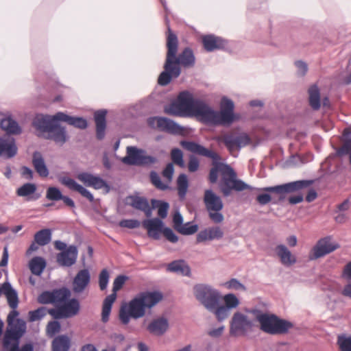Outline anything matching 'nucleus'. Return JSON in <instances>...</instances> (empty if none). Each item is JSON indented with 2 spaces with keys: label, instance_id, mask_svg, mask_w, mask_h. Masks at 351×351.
Here are the masks:
<instances>
[{
  "label": "nucleus",
  "instance_id": "1",
  "mask_svg": "<svg viewBox=\"0 0 351 351\" xmlns=\"http://www.w3.org/2000/svg\"><path fill=\"white\" fill-rule=\"evenodd\" d=\"M165 24L167 29V52L164 71L160 74L158 79V83L162 86L168 85L173 78L179 77L181 73L180 65L184 67L193 66L195 60L193 51L189 47H186L177 56L178 47V36L172 31L167 17L165 19Z\"/></svg>",
  "mask_w": 351,
  "mask_h": 351
},
{
  "label": "nucleus",
  "instance_id": "2",
  "mask_svg": "<svg viewBox=\"0 0 351 351\" xmlns=\"http://www.w3.org/2000/svg\"><path fill=\"white\" fill-rule=\"evenodd\" d=\"M163 295L158 291H145L137 293L128 303H124L119 310L121 322L127 325L130 319H138L146 314V309H151L162 300Z\"/></svg>",
  "mask_w": 351,
  "mask_h": 351
},
{
  "label": "nucleus",
  "instance_id": "3",
  "mask_svg": "<svg viewBox=\"0 0 351 351\" xmlns=\"http://www.w3.org/2000/svg\"><path fill=\"white\" fill-rule=\"evenodd\" d=\"M234 101L226 96H223L219 102V110H215L204 101L199 99V117L201 121L212 125L229 127L240 119V115L234 112Z\"/></svg>",
  "mask_w": 351,
  "mask_h": 351
},
{
  "label": "nucleus",
  "instance_id": "4",
  "mask_svg": "<svg viewBox=\"0 0 351 351\" xmlns=\"http://www.w3.org/2000/svg\"><path fill=\"white\" fill-rule=\"evenodd\" d=\"M219 174L221 179L219 182V189L225 197L230 196L232 191L240 192L251 189L250 185L237 178L235 171L229 165L221 162H213L208 176L209 182L217 183Z\"/></svg>",
  "mask_w": 351,
  "mask_h": 351
},
{
  "label": "nucleus",
  "instance_id": "5",
  "mask_svg": "<svg viewBox=\"0 0 351 351\" xmlns=\"http://www.w3.org/2000/svg\"><path fill=\"white\" fill-rule=\"evenodd\" d=\"M59 116L60 112L54 115L38 113L33 118L32 125L40 134L45 135L46 139L62 146L70 136L66 128L60 124Z\"/></svg>",
  "mask_w": 351,
  "mask_h": 351
},
{
  "label": "nucleus",
  "instance_id": "6",
  "mask_svg": "<svg viewBox=\"0 0 351 351\" xmlns=\"http://www.w3.org/2000/svg\"><path fill=\"white\" fill-rule=\"evenodd\" d=\"M256 320L260 324V329L264 332L271 335H285L293 328V324L287 319L280 318L272 313H263L258 309L252 311Z\"/></svg>",
  "mask_w": 351,
  "mask_h": 351
},
{
  "label": "nucleus",
  "instance_id": "7",
  "mask_svg": "<svg viewBox=\"0 0 351 351\" xmlns=\"http://www.w3.org/2000/svg\"><path fill=\"white\" fill-rule=\"evenodd\" d=\"M313 182L311 180H301L285 183L274 186H267L260 190L267 193L259 194L256 197V201L261 205H266L271 201V197L268 193H276L279 195L278 201H274L273 204H278L285 198L286 193L299 192L300 190L309 187Z\"/></svg>",
  "mask_w": 351,
  "mask_h": 351
},
{
  "label": "nucleus",
  "instance_id": "8",
  "mask_svg": "<svg viewBox=\"0 0 351 351\" xmlns=\"http://www.w3.org/2000/svg\"><path fill=\"white\" fill-rule=\"evenodd\" d=\"M165 112L170 115L179 117H197V99L188 90L180 92L168 107L165 108Z\"/></svg>",
  "mask_w": 351,
  "mask_h": 351
},
{
  "label": "nucleus",
  "instance_id": "9",
  "mask_svg": "<svg viewBox=\"0 0 351 351\" xmlns=\"http://www.w3.org/2000/svg\"><path fill=\"white\" fill-rule=\"evenodd\" d=\"M142 225L147 230L148 237L154 240H159L160 239V234L162 233L171 243H176L178 241V235L171 228L165 226L163 221L158 217L144 219Z\"/></svg>",
  "mask_w": 351,
  "mask_h": 351
},
{
  "label": "nucleus",
  "instance_id": "10",
  "mask_svg": "<svg viewBox=\"0 0 351 351\" xmlns=\"http://www.w3.org/2000/svg\"><path fill=\"white\" fill-rule=\"evenodd\" d=\"M204 203L208 219L215 224H219L224 220L221 213L223 203L221 198L212 189H206L204 195Z\"/></svg>",
  "mask_w": 351,
  "mask_h": 351
},
{
  "label": "nucleus",
  "instance_id": "11",
  "mask_svg": "<svg viewBox=\"0 0 351 351\" xmlns=\"http://www.w3.org/2000/svg\"><path fill=\"white\" fill-rule=\"evenodd\" d=\"M123 163L128 165L148 167L158 162V158L147 155V152L135 146H129L126 149V156L122 158Z\"/></svg>",
  "mask_w": 351,
  "mask_h": 351
},
{
  "label": "nucleus",
  "instance_id": "12",
  "mask_svg": "<svg viewBox=\"0 0 351 351\" xmlns=\"http://www.w3.org/2000/svg\"><path fill=\"white\" fill-rule=\"evenodd\" d=\"M199 300L204 307L217 318V309L221 300L219 292L210 286L199 284Z\"/></svg>",
  "mask_w": 351,
  "mask_h": 351
},
{
  "label": "nucleus",
  "instance_id": "13",
  "mask_svg": "<svg viewBox=\"0 0 351 351\" xmlns=\"http://www.w3.org/2000/svg\"><path fill=\"white\" fill-rule=\"evenodd\" d=\"M80 304L77 298H69L65 302L58 303L56 308H49L48 313L54 319H61L72 317L78 314Z\"/></svg>",
  "mask_w": 351,
  "mask_h": 351
},
{
  "label": "nucleus",
  "instance_id": "14",
  "mask_svg": "<svg viewBox=\"0 0 351 351\" xmlns=\"http://www.w3.org/2000/svg\"><path fill=\"white\" fill-rule=\"evenodd\" d=\"M26 322L21 318L8 321V328L3 340L5 348H8L11 343L20 341L26 332Z\"/></svg>",
  "mask_w": 351,
  "mask_h": 351
},
{
  "label": "nucleus",
  "instance_id": "15",
  "mask_svg": "<svg viewBox=\"0 0 351 351\" xmlns=\"http://www.w3.org/2000/svg\"><path fill=\"white\" fill-rule=\"evenodd\" d=\"M339 243L332 241L331 236L321 238L311 250L308 254V259L310 261L317 260L334 252L339 248Z\"/></svg>",
  "mask_w": 351,
  "mask_h": 351
},
{
  "label": "nucleus",
  "instance_id": "16",
  "mask_svg": "<svg viewBox=\"0 0 351 351\" xmlns=\"http://www.w3.org/2000/svg\"><path fill=\"white\" fill-rule=\"evenodd\" d=\"M71 295V290L64 286L51 291H44L38 295L37 301L42 304H53L56 307L58 303L65 302Z\"/></svg>",
  "mask_w": 351,
  "mask_h": 351
},
{
  "label": "nucleus",
  "instance_id": "17",
  "mask_svg": "<svg viewBox=\"0 0 351 351\" xmlns=\"http://www.w3.org/2000/svg\"><path fill=\"white\" fill-rule=\"evenodd\" d=\"M254 324L247 316L241 312H236L230 321V332L232 335H245L252 330Z\"/></svg>",
  "mask_w": 351,
  "mask_h": 351
},
{
  "label": "nucleus",
  "instance_id": "18",
  "mask_svg": "<svg viewBox=\"0 0 351 351\" xmlns=\"http://www.w3.org/2000/svg\"><path fill=\"white\" fill-rule=\"evenodd\" d=\"M202 43L204 49L207 52L217 50L223 51H231V47L228 40L213 34L203 35L202 36Z\"/></svg>",
  "mask_w": 351,
  "mask_h": 351
},
{
  "label": "nucleus",
  "instance_id": "19",
  "mask_svg": "<svg viewBox=\"0 0 351 351\" xmlns=\"http://www.w3.org/2000/svg\"><path fill=\"white\" fill-rule=\"evenodd\" d=\"M221 141L230 152H232L249 145L251 138L245 132L239 133L237 136L230 133L223 134L221 136Z\"/></svg>",
  "mask_w": 351,
  "mask_h": 351
},
{
  "label": "nucleus",
  "instance_id": "20",
  "mask_svg": "<svg viewBox=\"0 0 351 351\" xmlns=\"http://www.w3.org/2000/svg\"><path fill=\"white\" fill-rule=\"evenodd\" d=\"M224 304H219L217 309V320L221 322L230 315V310L236 308L239 304V300L233 293H228L224 297Z\"/></svg>",
  "mask_w": 351,
  "mask_h": 351
},
{
  "label": "nucleus",
  "instance_id": "21",
  "mask_svg": "<svg viewBox=\"0 0 351 351\" xmlns=\"http://www.w3.org/2000/svg\"><path fill=\"white\" fill-rule=\"evenodd\" d=\"M78 250L76 245H71L68 248L58 254L57 261L64 267H71L76 263Z\"/></svg>",
  "mask_w": 351,
  "mask_h": 351
},
{
  "label": "nucleus",
  "instance_id": "22",
  "mask_svg": "<svg viewBox=\"0 0 351 351\" xmlns=\"http://www.w3.org/2000/svg\"><path fill=\"white\" fill-rule=\"evenodd\" d=\"M15 139L9 136L0 137V156L11 158L17 154Z\"/></svg>",
  "mask_w": 351,
  "mask_h": 351
},
{
  "label": "nucleus",
  "instance_id": "23",
  "mask_svg": "<svg viewBox=\"0 0 351 351\" xmlns=\"http://www.w3.org/2000/svg\"><path fill=\"white\" fill-rule=\"evenodd\" d=\"M60 182L71 190L78 192L82 196L86 197L90 202H94L93 193L82 185L78 184L74 179L64 176L60 179Z\"/></svg>",
  "mask_w": 351,
  "mask_h": 351
},
{
  "label": "nucleus",
  "instance_id": "24",
  "mask_svg": "<svg viewBox=\"0 0 351 351\" xmlns=\"http://www.w3.org/2000/svg\"><path fill=\"white\" fill-rule=\"evenodd\" d=\"M157 130L160 132H165L169 134H180L183 130V127L174 121L165 117H158Z\"/></svg>",
  "mask_w": 351,
  "mask_h": 351
},
{
  "label": "nucleus",
  "instance_id": "25",
  "mask_svg": "<svg viewBox=\"0 0 351 351\" xmlns=\"http://www.w3.org/2000/svg\"><path fill=\"white\" fill-rule=\"evenodd\" d=\"M90 281V274L88 269H83L77 272L73 282V291L76 293L84 291Z\"/></svg>",
  "mask_w": 351,
  "mask_h": 351
},
{
  "label": "nucleus",
  "instance_id": "26",
  "mask_svg": "<svg viewBox=\"0 0 351 351\" xmlns=\"http://www.w3.org/2000/svg\"><path fill=\"white\" fill-rule=\"evenodd\" d=\"M169 324L168 319L165 317H159L154 319L147 326V330L149 333L162 336L168 330Z\"/></svg>",
  "mask_w": 351,
  "mask_h": 351
},
{
  "label": "nucleus",
  "instance_id": "27",
  "mask_svg": "<svg viewBox=\"0 0 351 351\" xmlns=\"http://www.w3.org/2000/svg\"><path fill=\"white\" fill-rule=\"evenodd\" d=\"M223 236V230L220 226H213L199 232V242L220 240Z\"/></svg>",
  "mask_w": 351,
  "mask_h": 351
},
{
  "label": "nucleus",
  "instance_id": "28",
  "mask_svg": "<svg viewBox=\"0 0 351 351\" xmlns=\"http://www.w3.org/2000/svg\"><path fill=\"white\" fill-rule=\"evenodd\" d=\"M106 110H99L94 114L95 121L96 124V137L101 141L105 137V130L106 128Z\"/></svg>",
  "mask_w": 351,
  "mask_h": 351
},
{
  "label": "nucleus",
  "instance_id": "29",
  "mask_svg": "<svg viewBox=\"0 0 351 351\" xmlns=\"http://www.w3.org/2000/svg\"><path fill=\"white\" fill-rule=\"evenodd\" d=\"M36 184L27 182L18 188L16 193L19 197H25L27 201H35L40 197V193H36Z\"/></svg>",
  "mask_w": 351,
  "mask_h": 351
},
{
  "label": "nucleus",
  "instance_id": "30",
  "mask_svg": "<svg viewBox=\"0 0 351 351\" xmlns=\"http://www.w3.org/2000/svg\"><path fill=\"white\" fill-rule=\"evenodd\" d=\"M0 128L6 132L7 136L19 135L22 129L19 123L11 116L3 118L0 121Z\"/></svg>",
  "mask_w": 351,
  "mask_h": 351
},
{
  "label": "nucleus",
  "instance_id": "31",
  "mask_svg": "<svg viewBox=\"0 0 351 351\" xmlns=\"http://www.w3.org/2000/svg\"><path fill=\"white\" fill-rule=\"evenodd\" d=\"M167 271L180 274L183 276L189 277L191 276V268L182 259L175 260L169 263L167 265Z\"/></svg>",
  "mask_w": 351,
  "mask_h": 351
},
{
  "label": "nucleus",
  "instance_id": "32",
  "mask_svg": "<svg viewBox=\"0 0 351 351\" xmlns=\"http://www.w3.org/2000/svg\"><path fill=\"white\" fill-rule=\"evenodd\" d=\"M60 122H65L76 128L84 130L88 127L87 120L81 117L69 115L63 112H60Z\"/></svg>",
  "mask_w": 351,
  "mask_h": 351
},
{
  "label": "nucleus",
  "instance_id": "33",
  "mask_svg": "<svg viewBox=\"0 0 351 351\" xmlns=\"http://www.w3.org/2000/svg\"><path fill=\"white\" fill-rule=\"evenodd\" d=\"M32 164L36 171L41 177L48 176L49 171L41 152L35 151L32 155Z\"/></svg>",
  "mask_w": 351,
  "mask_h": 351
},
{
  "label": "nucleus",
  "instance_id": "34",
  "mask_svg": "<svg viewBox=\"0 0 351 351\" xmlns=\"http://www.w3.org/2000/svg\"><path fill=\"white\" fill-rule=\"evenodd\" d=\"M275 250L282 265L289 266L295 263L296 258L285 245H278Z\"/></svg>",
  "mask_w": 351,
  "mask_h": 351
},
{
  "label": "nucleus",
  "instance_id": "35",
  "mask_svg": "<svg viewBox=\"0 0 351 351\" xmlns=\"http://www.w3.org/2000/svg\"><path fill=\"white\" fill-rule=\"evenodd\" d=\"M3 288L8 305L11 308L16 309L19 305V296L16 290L12 287L9 281L3 282Z\"/></svg>",
  "mask_w": 351,
  "mask_h": 351
},
{
  "label": "nucleus",
  "instance_id": "36",
  "mask_svg": "<svg viewBox=\"0 0 351 351\" xmlns=\"http://www.w3.org/2000/svg\"><path fill=\"white\" fill-rule=\"evenodd\" d=\"M308 101L310 106L315 110L321 107L320 90L317 84L311 85L308 88Z\"/></svg>",
  "mask_w": 351,
  "mask_h": 351
},
{
  "label": "nucleus",
  "instance_id": "37",
  "mask_svg": "<svg viewBox=\"0 0 351 351\" xmlns=\"http://www.w3.org/2000/svg\"><path fill=\"white\" fill-rule=\"evenodd\" d=\"M47 265L45 259L41 256H35L31 259L29 267L31 272L36 276H40Z\"/></svg>",
  "mask_w": 351,
  "mask_h": 351
},
{
  "label": "nucleus",
  "instance_id": "38",
  "mask_svg": "<svg viewBox=\"0 0 351 351\" xmlns=\"http://www.w3.org/2000/svg\"><path fill=\"white\" fill-rule=\"evenodd\" d=\"M130 200L127 204L134 209L142 211L148 206L149 202L146 197L138 196V195H130L126 197V200Z\"/></svg>",
  "mask_w": 351,
  "mask_h": 351
},
{
  "label": "nucleus",
  "instance_id": "39",
  "mask_svg": "<svg viewBox=\"0 0 351 351\" xmlns=\"http://www.w3.org/2000/svg\"><path fill=\"white\" fill-rule=\"evenodd\" d=\"M70 348V339L65 335L56 337L52 341L53 351H68Z\"/></svg>",
  "mask_w": 351,
  "mask_h": 351
},
{
  "label": "nucleus",
  "instance_id": "40",
  "mask_svg": "<svg viewBox=\"0 0 351 351\" xmlns=\"http://www.w3.org/2000/svg\"><path fill=\"white\" fill-rule=\"evenodd\" d=\"M151 204L153 208H158V215L161 220L167 217L169 209V204L163 200L152 199Z\"/></svg>",
  "mask_w": 351,
  "mask_h": 351
},
{
  "label": "nucleus",
  "instance_id": "41",
  "mask_svg": "<svg viewBox=\"0 0 351 351\" xmlns=\"http://www.w3.org/2000/svg\"><path fill=\"white\" fill-rule=\"evenodd\" d=\"M51 229H42L35 234L34 240L39 245L44 246L51 241Z\"/></svg>",
  "mask_w": 351,
  "mask_h": 351
},
{
  "label": "nucleus",
  "instance_id": "42",
  "mask_svg": "<svg viewBox=\"0 0 351 351\" xmlns=\"http://www.w3.org/2000/svg\"><path fill=\"white\" fill-rule=\"evenodd\" d=\"M178 192L180 199H184L186 196L188 188L189 181L186 174L181 173L177 179Z\"/></svg>",
  "mask_w": 351,
  "mask_h": 351
},
{
  "label": "nucleus",
  "instance_id": "43",
  "mask_svg": "<svg viewBox=\"0 0 351 351\" xmlns=\"http://www.w3.org/2000/svg\"><path fill=\"white\" fill-rule=\"evenodd\" d=\"M339 351H351V335L341 334L338 335L337 340Z\"/></svg>",
  "mask_w": 351,
  "mask_h": 351
},
{
  "label": "nucleus",
  "instance_id": "44",
  "mask_svg": "<svg viewBox=\"0 0 351 351\" xmlns=\"http://www.w3.org/2000/svg\"><path fill=\"white\" fill-rule=\"evenodd\" d=\"M340 140L343 143L341 145L342 152L347 151L348 148H351V126H348L343 129Z\"/></svg>",
  "mask_w": 351,
  "mask_h": 351
},
{
  "label": "nucleus",
  "instance_id": "45",
  "mask_svg": "<svg viewBox=\"0 0 351 351\" xmlns=\"http://www.w3.org/2000/svg\"><path fill=\"white\" fill-rule=\"evenodd\" d=\"M171 158L173 163L180 167H184L185 163L183 159V152L179 148H173L171 151Z\"/></svg>",
  "mask_w": 351,
  "mask_h": 351
},
{
  "label": "nucleus",
  "instance_id": "46",
  "mask_svg": "<svg viewBox=\"0 0 351 351\" xmlns=\"http://www.w3.org/2000/svg\"><path fill=\"white\" fill-rule=\"evenodd\" d=\"M97 176H95L93 173L84 171V172L80 173L77 176V178L80 181L83 182V184L86 186L91 187V186L93 185V183L94 182V181L95 180V179L97 178Z\"/></svg>",
  "mask_w": 351,
  "mask_h": 351
},
{
  "label": "nucleus",
  "instance_id": "47",
  "mask_svg": "<svg viewBox=\"0 0 351 351\" xmlns=\"http://www.w3.org/2000/svg\"><path fill=\"white\" fill-rule=\"evenodd\" d=\"M63 197V194L59 188L49 186L47 190L46 198L49 200L59 201Z\"/></svg>",
  "mask_w": 351,
  "mask_h": 351
},
{
  "label": "nucleus",
  "instance_id": "48",
  "mask_svg": "<svg viewBox=\"0 0 351 351\" xmlns=\"http://www.w3.org/2000/svg\"><path fill=\"white\" fill-rule=\"evenodd\" d=\"M150 180L152 183L158 189L162 191H165L169 189V186L166 184H164L160 177L158 176L157 172L155 171H152L150 172Z\"/></svg>",
  "mask_w": 351,
  "mask_h": 351
},
{
  "label": "nucleus",
  "instance_id": "49",
  "mask_svg": "<svg viewBox=\"0 0 351 351\" xmlns=\"http://www.w3.org/2000/svg\"><path fill=\"white\" fill-rule=\"evenodd\" d=\"M48 310L49 309H47V308L45 306H40L34 311H30L29 312V321L35 322L42 319L45 316L47 311L48 312Z\"/></svg>",
  "mask_w": 351,
  "mask_h": 351
},
{
  "label": "nucleus",
  "instance_id": "50",
  "mask_svg": "<svg viewBox=\"0 0 351 351\" xmlns=\"http://www.w3.org/2000/svg\"><path fill=\"white\" fill-rule=\"evenodd\" d=\"M176 231L183 235H191L197 231V224L195 223L191 225V223L188 222L182 225Z\"/></svg>",
  "mask_w": 351,
  "mask_h": 351
},
{
  "label": "nucleus",
  "instance_id": "51",
  "mask_svg": "<svg viewBox=\"0 0 351 351\" xmlns=\"http://www.w3.org/2000/svg\"><path fill=\"white\" fill-rule=\"evenodd\" d=\"M110 274L107 269H103L99 275V285L100 289L104 291L106 289L109 282Z\"/></svg>",
  "mask_w": 351,
  "mask_h": 351
},
{
  "label": "nucleus",
  "instance_id": "52",
  "mask_svg": "<svg viewBox=\"0 0 351 351\" xmlns=\"http://www.w3.org/2000/svg\"><path fill=\"white\" fill-rule=\"evenodd\" d=\"M199 156H206L211 158L214 162H217V160L219 158V155L214 151L207 149L203 145L199 144Z\"/></svg>",
  "mask_w": 351,
  "mask_h": 351
},
{
  "label": "nucleus",
  "instance_id": "53",
  "mask_svg": "<svg viewBox=\"0 0 351 351\" xmlns=\"http://www.w3.org/2000/svg\"><path fill=\"white\" fill-rule=\"evenodd\" d=\"M128 279V276L125 275H119L113 282V288L112 291L115 293H117V291L120 290L123 285L125 284V281Z\"/></svg>",
  "mask_w": 351,
  "mask_h": 351
},
{
  "label": "nucleus",
  "instance_id": "54",
  "mask_svg": "<svg viewBox=\"0 0 351 351\" xmlns=\"http://www.w3.org/2000/svg\"><path fill=\"white\" fill-rule=\"evenodd\" d=\"M92 188L96 190H99L101 189L105 188L106 189V192H109L110 191V185L109 184L104 180L100 176H97L94 182L93 183V185L91 186Z\"/></svg>",
  "mask_w": 351,
  "mask_h": 351
},
{
  "label": "nucleus",
  "instance_id": "55",
  "mask_svg": "<svg viewBox=\"0 0 351 351\" xmlns=\"http://www.w3.org/2000/svg\"><path fill=\"white\" fill-rule=\"evenodd\" d=\"M140 221L138 219H123L119 222V226L130 229L136 228L140 226Z\"/></svg>",
  "mask_w": 351,
  "mask_h": 351
},
{
  "label": "nucleus",
  "instance_id": "56",
  "mask_svg": "<svg viewBox=\"0 0 351 351\" xmlns=\"http://www.w3.org/2000/svg\"><path fill=\"white\" fill-rule=\"evenodd\" d=\"M58 320V319L51 321L47 324V332L51 336L58 333L61 329V324Z\"/></svg>",
  "mask_w": 351,
  "mask_h": 351
},
{
  "label": "nucleus",
  "instance_id": "57",
  "mask_svg": "<svg viewBox=\"0 0 351 351\" xmlns=\"http://www.w3.org/2000/svg\"><path fill=\"white\" fill-rule=\"evenodd\" d=\"M180 145L185 149L191 152L193 154H197V142L181 141Z\"/></svg>",
  "mask_w": 351,
  "mask_h": 351
},
{
  "label": "nucleus",
  "instance_id": "58",
  "mask_svg": "<svg viewBox=\"0 0 351 351\" xmlns=\"http://www.w3.org/2000/svg\"><path fill=\"white\" fill-rule=\"evenodd\" d=\"M226 286L229 289L240 290L245 289V286L236 278H231L226 282Z\"/></svg>",
  "mask_w": 351,
  "mask_h": 351
},
{
  "label": "nucleus",
  "instance_id": "59",
  "mask_svg": "<svg viewBox=\"0 0 351 351\" xmlns=\"http://www.w3.org/2000/svg\"><path fill=\"white\" fill-rule=\"evenodd\" d=\"M173 228L176 230L183 225V217L179 211H176L173 216Z\"/></svg>",
  "mask_w": 351,
  "mask_h": 351
},
{
  "label": "nucleus",
  "instance_id": "60",
  "mask_svg": "<svg viewBox=\"0 0 351 351\" xmlns=\"http://www.w3.org/2000/svg\"><path fill=\"white\" fill-rule=\"evenodd\" d=\"M174 173V167L173 163H168L162 171V175L169 180L172 179Z\"/></svg>",
  "mask_w": 351,
  "mask_h": 351
},
{
  "label": "nucleus",
  "instance_id": "61",
  "mask_svg": "<svg viewBox=\"0 0 351 351\" xmlns=\"http://www.w3.org/2000/svg\"><path fill=\"white\" fill-rule=\"evenodd\" d=\"M21 174L23 178L30 180L33 179L34 171L30 167L23 166L21 169Z\"/></svg>",
  "mask_w": 351,
  "mask_h": 351
},
{
  "label": "nucleus",
  "instance_id": "62",
  "mask_svg": "<svg viewBox=\"0 0 351 351\" xmlns=\"http://www.w3.org/2000/svg\"><path fill=\"white\" fill-rule=\"evenodd\" d=\"M117 298V293H112L108 295L104 300L102 306L112 308L113 303Z\"/></svg>",
  "mask_w": 351,
  "mask_h": 351
},
{
  "label": "nucleus",
  "instance_id": "63",
  "mask_svg": "<svg viewBox=\"0 0 351 351\" xmlns=\"http://www.w3.org/2000/svg\"><path fill=\"white\" fill-rule=\"evenodd\" d=\"M303 194L301 193H299L296 195H291L288 199L289 203L291 205H295L297 204L301 203L303 202Z\"/></svg>",
  "mask_w": 351,
  "mask_h": 351
},
{
  "label": "nucleus",
  "instance_id": "64",
  "mask_svg": "<svg viewBox=\"0 0 351 351\" xmlns=\"http://www.w3.org/2000/svg\"><path fill=\"white\" fill-rule=\"evenodd\" d=\"M342 277L351 282V261L348 262L343 267Z\"/></svg>",
  "mask_w": 351,
  "mask_h": 351
}]
</instances>
